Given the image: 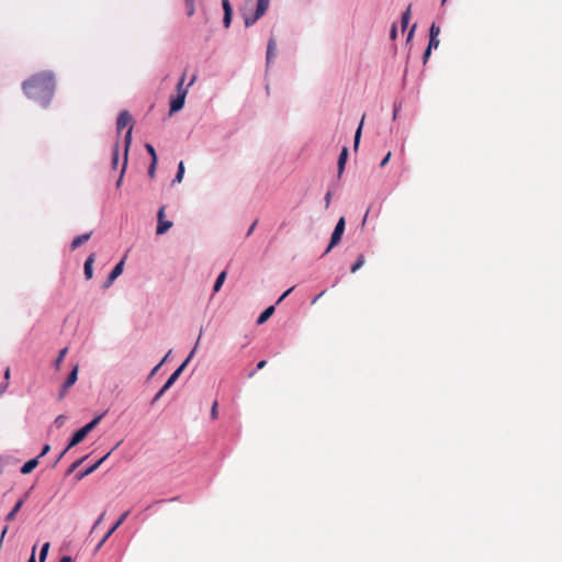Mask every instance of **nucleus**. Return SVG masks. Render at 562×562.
I'll list each match as a JSON object with an SVG mask.
<instances>
[{
  "label": "nucleus",
  "mask_w": 562,
  "mask_h": 562,
  "mask_svg": "<svg viewBox=\"0 0 562 562\" xmlns=\"http://www.w3.org/2000/svg\"><path fill=\"white\" fill-rule=\"evenodd\" d=\"M22 89L29 99L46 108L55 92L54 75L50 71L35 74L22 83Z\"/></svg>",
  "instance_id": "f257e3e1"
},
{
  "label": "nucleus",
  "mask_w": 562,
  "mask_h": 562,
  "mask_svg": "<svg viewBox=\"0 0 562 562\" xmlns=\"http://www.w3.org/2000/svg\"><path fill=\"white\" fill-rule=\"evenodd\" d=\"M184 75L179 79L177 83V94L170 100L169 114L179 112L184 106L186 97L188 93L187 88H183Z\"/></svg>",
  "instance_id": "f03ea898"
},
{
  "label": "nucleus",
  "mask_w": 562,
  "mask_h": 562,
  "mask_svg": "<svg viewBox=\"0 0 562 562\" xmlns=\"http://www.w3.org/2000/svg\"><path fill=\"white\" fill-rule=\"evenodd\" d=\"M270 4V0H257L254 13H244V23L246 27L252 26L261 16L265 15Z\"/></svg>",
  "instance_id": "7ed1b4c3"
},
{
  "label": "nucleus",
  "mask_w": 562,
  "mask_h": 562,
  "mask_svg": "<svg viewBox=\"0 0 562 562\" xmlns=\"http://www.w3.org/2000/svg\"><path fill=\"white\" fill-rule=\"evenodd\" d=\"M345 227H346L345 217H340L338 220V222L336 223V226L331 233L329 245L323 252L322 257L326 256L341 240V237L345 232Z\"/></svg>",
  "instance_id": "20e7f679"
},
{
  "label": "nucleus",
  "mask_w": 562,
  "mask_h": 562,
  "mask_svg": "<svg viewBox=\"0 0 562 562\" xmlns=\"http://www.w3.org/2000/svg\"><path fill=\"white\" fill-rule=\"evenodd\" d=\"M124 268V259L120 260L114 268L109 273L106 280L104 281L102 288L108 289L112 285V283L122 274Z\"/></svg>",
  "instance_id": "39448f33"
},
{
  "label": "nucleus",
  "mask_w": 562,
  "mask_h": 562,
  "mask_svg": "<svg viewBox=\"0 0 562 562\" xmlns=\"http://www.w3.org/2000/svg\"><path fill=\"white\" fill-rule=\"evenodd\" d=\"M157 216H158V225H157L156 234L162 235L172 226V222L164 220L165 206H161L159 209Z\"/></svg>",
  "instance_id": "423d86ee"
},
{
  "label": "nucleus",
  "mask_w": 562,
  "mask_h": 562,
  "mask_svg": "<svg viewBox=\"0 0 562 562\" xmlns=\"http://www.w3.org/2000/svg\"><path fill=\"white\" fill-rule=\"evenodd\" d=\"M112 451H109L106 454H104L101 459H99L97 462H94L92 465H90L89 468H87L86 470L83 471H80L76 474V479L78 481L82 480L85 476L91 474L92 472H94L106 459L111 454Z\"/></svg>",
  "instance_id": "0eeeda50"
},
{
  "label": "nucleus",
  "mask_w": 562,
  "mask_h": 562,
  "mask_svg": "<svg viewBox=\"0 0 562 562\" xmlns=\"http://www.w3.org/2000/svg\"><path fill=\"white\" fill-rule=\"evenodd\" d=\"M133 117L131 113L126 110L121 111L116 119V130L117 133H121L123 128H125L128 124H132Z\"/></svg>",
  "instance_id": "6e6552de"
},
{
  "label": "nucleus",
  "mask_w": 562,
  "mask_h": 562,
  "mask_svg": "<svg viewBox=\"0 0 562 562\" xmlns=\"http://www.w3.org/2000/svg\"><path fill=\"white\" fill-rule=\"evenodd\" d=\"M222 8L224 11L223 25H224V27L228 29L232 24V18H233V8L231 5L229 0H222Z\"/></svg>",
  "instance_id": "1a4fd4ad"
},
{
  "label": "nucleus",
  "mask_w": 562,
  "mask_h": 562,
  "mask_svg": "<svg viewBox=\"0 0 562 562\" xmlns=\"http://www.w3.org/2000/svg\"><path fill=\"white\" fill-rule=\"evenodd\" d=\"M201 335H202V329L200 330V335L198 337V340L195 342V346L194 348L191 350V352L189 353V356L186 358V360L173 371V373L171 375H177V379L180 376V374L182 373V371L186 369V367L188 366V363L190 362V360L192 359L198 346H199V341H200V338H201Z\"/></svg>",
  "instance_id": "9d476101"
},
{
  "label": "nucleus",
  "mask_w": 562,
  "mask_h": 562,
  "mask_svg": "<svg viewBox=\"0 0 562 562\" xmlns=\"http://www.w3.org/2000/svg\"><path fill=\"white\" fill-rule=\"evenodd\" d=\"M201 335H202V329L200 330V335L198 337V340L195 342V346L194 348L191 350V352L189 353V356L186 358V360L173 371V373L171 375H177V379L180 376V374L182 373V371L186 369V367L188 366V363L190 362V360L192 359L198 346H199V341H200V338H201Z\"/></svg>",
  "instance_id": "9b49d317"
},
{
  "label": "nucleus",
  "mask_w": 562,
  "mask_h": 562,
  "mask_svg": "<svg viewBox=\"0 0 562 562\" xmlns=\"http://www.w3.org/2000/svg\"><path fill=\"white\" fill-rule=\"evenodd\" d=\"M201 335H202V329L200 330V335L198 337V340L195 342V346L194 348L191 350V352L189 353V356L186 358V360L173 371V373L171 375H177V379L180 376V374L182 373V371L186 369V367L188 366V363L190 362V360L192 359L198 346H199V341H200V338H201Z\"/></svg>",
  "instance_id": "f8f14e48"
},
{
  "label": "nucleus",
  "mask_w": 562,
  "mask_h": 562,
  "mask_svg": "<svg viewBox=\"0 0 562 562\" xmlns=\"http://www.w3.org/2000/svg\"><path fill=\"white\" fill-rule=\"evenodd\" d=\"M177 381V375H170L161 389L155 394L151 400V404H155Z\"/></svg>",
  "instance_id": "ddd939ff"
},
{
  "label": "nucleus",
  "mask_w": 562,
  "mask_h": 562,
  "mask_svg": "<svg viewBox=\"0 0 562 562\" xmlns=\"http://www.w3.org/2000/svg\"><path fill=\"white\" fill-rule=\"evenodd\" d=\"M95 260V254H91L88 256V258L85 261L83 265V274L87 280H90L93 277V262Z\"/></svg>",
  "instance_id": "4468645a"
},
{
  "label": "nucleus",
  "mask_w": 562,
  "mask_h": 562,
  "mask_svg": "<svg viewBox=\"0 0 562 562\" xmlns=\"http://www.w3.org/2000/svg\"><path fill=\"white\" fill-rule=\"evenodd\" d=\"M86 436L87 435L81 428L75 431L67 445V449H71L72 447L79 445L86 438Z\"/></svg>",
  "instance_id": "2eb2a0df"
},
{
  "label": "nucleus",
  "mask_w": 562,
  "mask_h": 562,
  "mask_svg": "<svg viewBox=\"0 0 562 562\" xmlns=\"http://www.w3.org/2000/svg\"><path fill=\"white\" fill-rule=\"evenodd\" d=\"M277 48V43L273 37H270L267 44V54H266V61L267 66H269L272 61V58L274 57V52Z\"/></svg>",
  "instance_id": "dca6fc26"
},
{
  "label": "nucleus",
  "mask_w": 562,
  "mask_h": 562,
  "mask_svg": "<svg viewBox=\"0 0 562 562\" xmlns=\"http://www.w3.org/2000/svg\"><path fill=\"white\" fill-rule=\"evenodd\" d=\"M92 233L89 232V233H85V234H81L77 237H75L70 244V248L72 250L77 249L78 247H80L82 244H85L86 241H88L91 237Z\"/></svg>",
  "instance_id": "f3484780"
},
{
  "label": "nucleus",
  "mask_w": 562,
  "mask_h": 562,
  "mask_svg": "<svg viewBox=\"0 0 562 562\" xmlns=\"http://www.w3.org/2000/svg\"><path fill=\"white\" fill-rule=\"evenodd\" d=\"M347 158H348V148L344 147L340 151V155H339L338 161H337L338 177H340L342 175V171H344L346 162H347Z\"/></svg>",
  "instance_id": "a211bd4d"
},
{
  "label": "nucleus",
  "mask_w": 562,
  "mask_h": 562,
  "mask_svg": "<svg viewBox=\"0 0 562 562\" xmlns=\"http://www.w3.org/2000/svg\"><path fill=\"white\" fill-rule=\"evenodd\" d=\"M38 464V457H35L29 461H26L20 469L22 474L31 473Z\"/></svg>",
  "instance_id": "6ab92c4d"
},
{
  "label": "nucleus",
  "mask_w": 562,
  "mask_h": 562,
  "mask_svg": "<svg viewBox=\"0 0 562 562\" xmlns=\"http://www.w3.org/2000/svg\"><path fill=\"white\" fill-rule=\"evenodd\" d=\"M78 379V366H75L64 382V389L72 386Z\"/></svg>",
  "instance_id": "aec40b11"
},
{
  "label": "nucleus",
  "mask_w": 562,
  "mask_h": 562,
  "mask_svg": "<svg viewBox=\"0 0 562 562\" xmlns=\"http://www.w3.org/2000/svg\"><path fill=\"white\" fill-rule=\"evenodd\" d=\"M24 501H25V497L19 499L15 505L13 506V508L8 513V515L5 516V520L7 521H11L15 518L18 512L21 509V507L23 506L24 504Z\"/></svg>",
  "instance_id": "412c9836"
},
{
  "label": "nucleus",
  "mask_w": 562,
  "mask_h": 562,
  "mask_svg": "<svg viewBox=\"0 0 562 562\" xmlns=\"http://www.w3.org/2000/svg\"><path fill=\"white\" fill-rule=\"evenodd\" d=\"M274 312V306L271 305V306H268L263 312L260 313V315L258 316L257 318V324L258 325H261L263 323H266L270 317L271 315L273 314Z\"/></svg>",
  "instance_id": "4be33fe9"
},
{
  "label": "nucleus",
  "mask_w": 562,
  "mask_h": 562,
  "mask_svg": "<svg viewBox=\"0 0 562 562\" xmlns=\"http://www.w3.org/2000/svg\"><path fill=\"white\" fill-rule=\"evenodd\" d=\"M104 416V413L103 414H100L98 416H95L91 422H89L88 424H86L83 427H81V429L83 430V432L86 435H88L92 429H94V427H97V425L101 422V419L103 418Z\"/></svg>",
  "instance_id": "5701e85b"
},
{
  "label": "nucleus",
  "mask_w": 562,
  "mask_h": 562,
  "mask_svg": "<svg viewBox=\"0 0 562 562\" xmlns=\"http://www.w3.org/2000/svg\"><path fill=\"white\" fill-rule=\"evenodd\" d=\"M226 276H227L226 271H222L217 276V278H216L215 282H214V285H213V293H216V292H218L221 290L225 279H226Z\"/></svg>",
  "instance_id": "b1692460"
},
{
  "label": "nucleus",
  "mask_w": 562,
  "mask_h": 562,
  "mask_svg": "<svg viewBox=\"0 0 562 562\" xmlns=\"http://www.w3.org/2000/svg\"><path fill=\"white\" fill-rule=\"evenodd\" d=\"M132 132H133V126L131 125L130 128L126 131L125 136H124V144H125L124 159L125 158L127 159L128 148H130V145H131V142H132Z\"/></svg>",
  "instance_id": "393cba45"
},
{
  "label": "nucleus",
  "mask_w": 562,
  "mask_h": 562,
  "mask_svg": "<svg viewBox=\"0 0 562 562\" xmlns=\"http://www.w3.org/2000/svg\"><path fill=\"white\" fill-rule=\"evenodd\" d=\"M184 176V165L183 161H180L178 165L177 173L172 180V184L180 183Z\"/></svg>",
  "instance_id": "a878e982"
},
{
  "label": "nucleus",
  "mask_w": 562,
  "mask_h": 562,
  "mask_svg": "<svg viewBox=\"0 0 562 562\" xmlns=\"http://www.w3.org/2000/svg\"><path fill=\"white\" fill-rule=\"evenodd\" d=\"M409 20H411V5H408V8L403 12L402 18H401V24H402L403 31L407 27Z\"/></svg>",
  "instance_id": "bb28decb"
},
{
  "label": "nucleus",
  "mask_w": 562,
  "mask_h": 562,
  "mask_svg": "<svg viewBox=\"0 0 562 562\" xmlns=\"http://www.w3.org/2000/svg\"><path fill=\"white\" fill-rule=\"evenodd\" d=\"M363 120H364V116L362 117L356 133H355V139H353V146H355V149L358 148L359 146V143H360V138H361V132H362V125H363Z\"/></svg>",
  "instance_id": "cd10ccee"
},
{
  "label": "nucleus",
  "mask_w": 562,
  "mask_h": 562,
  "mask_svg": "<svg viewBox=\"0 0 562 562\" xmlns=\"http://www.w3.org/2000/svg\"><path fill=\"white\" fill-rule=\"evenodd\" d=\"M364 265V256L360 255L350 268V272H357Z\"/></svg>",
  "instance_id": "c85d7f7f"
},
{
  "label": "nucleus",
  "mask_w": 562,
  "mask_h": 562,
  "mask_svg": "<svg viewBox=\"0 0 562 562\" xmlns=\"http://www.w3.org/2000/svg\"><path fill=\"white\" fill-rule=\"evenodd\" d=\"M48 550H49V542H45L42 546L41 551H40V557H38L40 562H45L47 554H48Z\"/></svg>",
  "instance_id": "c756f323"
},
{
  "label": "nucleus",
  "mask_w": 562,
  "mask_h": 562,
  "mask_svg": "<svg viewBox=\"0 0 562 562\" xmlns=\"http://www.w3.org/2000/svg\"><path fill=\"white\" fill-rule=\"evenodd\" d=\"M119 162V143L116 142L112 153V167L116 168Z\"/></svg>",
  "instance_id": "7c9ffc66"
},
{
  "label": "nucleus",
  "mask_w": 562,
  "mask_h": 562,
  "mask_svg": "<svg viewBox=\"0 0 562 562\" xmlns=\"http://www.w3.org/2000/svg\"><path fill=\"white\" fill-rule=\"evenodd\" d=\"M67 351H68V349H67V348H64V349H61V350L59 351L58 357H57V358H56V360H55V367H56V369H58V368L60 367V364H61V362H63V360H64V358H65V356H66Z\"/></svg>",
  "instance_id": "2f4dec72"
},
{
  "label": "nucleus",
  "mask_w": 562,
  "mask_h": 562,
  "mask_svg": "<svg viewBox=\"0 0 562 562\" xmlns=\"http://www.w3.org/2000/svg\"><path fill=\"white\" fill-rule=\"evenodd\" d=\"M145 148H146L147 153L149 154L151 160H154V164H157V154H156L154 146L151 144H146Z\"/></svg>",
  "instance_id": "473e14b6"
},
{
  "label": "nucleus",
  "mask_w": 562,
  "mask_h": 562,
  "mask_svg": "<svg viewBox=\"0 0 562 562\" xmlns=\"http://www.w3.org/2000/svg\"><path fill=\"white\" fill-rule=\"evenodd\" d=\"M128 515H130V510L123 513L111 528H114V531H115L124 522V520L127 518Z\"/></svg>",
  "instance_id": "72a5a7b5"
},
{
  "label": "nucleus",
  "mask_w": 562,
  "mask_h": 562,
  "mask_svg": "<svg viewBox=\"0 0 562 562\" xmlns=\"http://www.w3.org/2000/svg\"><path fill=\"white\" fill-rule=\"evenodd\" d=\"M439 33L440 27L436 23H432L429 29V37L438 38Z\"/></svg>",
  "instance_id": "f704fd0d"
},
{
  "label": "nucleus",
  "mask_w": 562,
  "mask_h": 562,
  "mask_svg": "<svg viewBox=\"0 0 562 562\" xmlns=\"http://www.w3.org/2000/svg\"><path fill=\"white\" fill-rule=\"evenodd\" d=\"M126 167H127V159L125 158L124 161H123V165H122V169H121V172H120V177L116 181V187H121L122 184V181H123V177H124V173H125V170H126Z\"/></svg>",
  "instance_id": "c9c22d12"
},
{
  "label": "nucleus",
  "mask_w": 562,
  "mask_h": 562,
  "mask_svg": "<svg viewBox=\"0 0 562 562\" xmlns=\"http://www.w3.org/2000/svg\"><path fill=\"white\" fill-rule=\"evenodd\" d=\"M11 463V458L7 456L0 457V473L3 472L4 468Z\"/></svg>",
  "instance_id": "e433bc0d"
},
{
  "label": "nucleus",
  "mask_w": 562,
  "mask_h": 562,
  "mask_svg": "<svg viewBox=\"0 0 562 562\" xmlns=\"http://www.w3.org/2000/svg\"><path fill=\"white\" fill-rule=\"evenodd\" d=\"M88 456L82 457L81 459L75 461L68 469L67 474L72 473L86 459Z\"/></svg>",
  "instance_id": "4c0bfd02"
},
{
  "label": "nucleus",
  "mask_w": 562,
  "mask_h": 562,
  "mask_svg": "<svg viewBox=\"0 0 562 562\" xmlns=\"http://www.w3.org/2000/svg\"><path fill=\"white\" fill-rule=\"evenodd\" d=\"M439 46V40L435 37H429L427 49H436Z\"/></svg>",
  "instance_id": "58836bf2"
},
{
  "label": "nucleus",
  "mask_w": 562,
  "mask_h": 562,
  "mask_svg": "<svg viewBox=\"0 0 562 562\" xmlns=\"http://www.w3.org/2000/svg\"><path fill=\"white\" fill-rule=\"evenodd\" d=\"M171 353V350L168 351V353L162 358V360L151 370L150 376L156 374V372L159 370V368L162 366V363L167 360L169 355Z\"/></svg>",
  "instance_id": "ea45409f"
},
{
  "label": "nucleus",
  "mask_w": 562,
  "mask_h": 562,
  "mask_svg": "<svg viewBox=\"0 0 562 562\" xmlns=\"http://www.w3.org/2000/svg\"><path fill=\"white\" fill-rule=\"evenodd\" d=\"M401 108H402L401 102H398V103L395 102L394 103V105H393V120H396L397 113L400 112Z\"/></svg>",
  "instance_id": "a19ab883"
},
{
  "label": "nucleus",
  "mask_w": 562,
  "mask_h": 562,
  "mask_svg": "<svg viewBox=\"0 0 562 562\" xmlns=\"http://www.w3.org/2000/svg\"><path fill=\"white\" fill-rule=\"evenodd\" d=\"M156 165L157 164H154V160H151L149 167H148V176L150 178H154L155 177V171H156Z\"/></svg>",
  "instance_id": "79ce46f5"
},
{
  "label": "nucleus",
  "mask_w": 562,
  "mask_h": 562,
  "mask_svg": "<svg viewBox=\"0 0 562 562\" xmlns=\"http://www.w3.org/2000/svg\"><path fill=\"white\" fill-rule=\"evenodd\" d=\"M390 37H391V40H395L397 37V26H396V24H393L391 26Z\"/></svg>",
  "instance_id": "37998d69"
},
{
  "label": "nucleus",
  "mask_w": 562,
  "mask_h": 562,
  "mask_svg": "<svg viewBox=\"0 0 562 562\" xmlns=\"http://www.w3.org/2000/svg\"><path fill=\"white\" fill-rule=\"evenodd\" d=\"M211 418H217V402H214L211 408Z\"/></svg>",
  "instance_id": "c03bdc74"
},
{
  "label": "nucleus",
  "mask_w": 562,
  "mask_h": 562,
  "mask_svg": "<svg viewBox=\"0 0 562 562\" xmlns=\"http://www.w3.org/2000/svg\"><path fill=\"white\" fill-rule=\"evenodd\" d=\"M64 422H65V416L64 415H59L55 418L54 423L57 427H61L64 425Z\"/></svg>",
  "instance_id": "a18cd8bd"
},
{
  "label": "nucleus",
  "mask_w": 562,
  "mask_h": 562,
  "mask_svg": "<svg viewBox=\"0 0 562 562\" xmlns=\"http://www.w3.org/2000/svg\"><path fill=\"white\" fill-rule=\"evenodd\" d=\"M50 450V446L49 445H44L43 448H42V451L41 453L37 456L38 457V460L44 457L45 454L48 453V451Z\"/></svg>",
  "instance_id": "49530a36"
},
{
  "label": "nucleus",
  "mask_w": 562,
  "mask_h": 562,
  "mask_svg": "<svg viewBox=\"0 0 562 562\" xmlns=\"http://www.w3.org/2000/svg\"><path fill=\"white\" fill-rule=\"evenodd\" d=\"M294 290V286L288 289L277 301V304L281 303L292 291Z\"/></svg>",
  "instance_id": "de8ad7c7"
},
{
  "label": "nucleus",
  "mask_w": 562,
  "mask_h": 562,
  "mask_svg": "<svg viewBox=\"0 0 562 562\" xmlns=\"http://www.w3.org/2000/svg\"><path fill=\"white\" fill-rule=\"evenodd\" d=\"M186 5L188 8V15L191 16L194 13V2H186Z\"/></svg>",
  "instance_id": "09e8293b"
},
{
  "label": "nucleus",
  "mask_w": 562,
  "mask_h": 562,
  "mask_svg": "<svg viewBox=\"0 0 562 562\" xmlns=\"http://www.w3.org/2000/svg\"><path fill=\"white\" fill-rule=\"evenodd\" d=\"M257 224H258V221L256 220V221L250 225V227L248 228V231H247V233H246V237H249V236L254 233V231H255V228H256Z\"/></svg>",
  "instance_id": "8fccbe9b"
},
{
  "label": "nucleus",
  "mask_w": 562,
  "mask_h": 562,
  "mask_svg": "<svg viewBox=\"0 0 562 562\" xmlns=\"http://www.w3.org/2000/svg\"><path fill=\"white\" fill-rule=\"evenodd\" d=\"M104 515H105V514H104V513H102V514L99 516V518L95 520V522H94V524H93V526H92V530H91V532H92L94 529H97V527L101 524V521H102V520H103V518H104Z\"/></svg>",
  "instance_id": "3c124183"
},
{
  "label": "nucleus",
  "mask_w": 562,
  "mask_h": 562,
  "mask_svg": "<svg viewBox=\"0 0 562 562\" xmlns=\"http://www.w3.org/2000/svg\"><path fill=\"white\" fill-rule=\"evenodd\" d=\"M390 158H391V153L389 151V153L385 155V157L381 160V162H380V167H384V166L389 162Z\"/></svg>",
  "instance_id": "603ef678"
},
{
  "label": "nucleus",
  "mask_w": 562,
  "mask_h": 562,
  "mask_svg": "<svg viewBox=\"0 0 562 562\" xmlns=\"http://www.w3.org/2000/svg\"><path fill=\"white\" fill-rule=\"evenodd\" d=\"M114 532V528H110L108 532L102 537L101 541L105 543V541L110 538V536Z\"/></svg>",
  "instance_id": "864d4df0"
},
{
  "label": "nucleus",
  "mask_w": 562,
  "mask_h": 562,
  "mask_svg": "<svg viewBox=\"0 0 562 562\" xmlns=\"http://www.w3.org/2000/svg\"><path fill=\"white\" fill-rule=\"evenodd\" d=\"M114 532V528H110L108 532L102 537L101 541L105 543V541L110 538V536Z\"/></svg>",
  "instance_id": "5fc2aeb1"
},
{
  "label": "nucleus",
  "mask_w": 562,
  "mask_h": 562,
  "mask_svg": "<svg viewBox=\"0 0 562 562\" xmlns=\"http://www.w3.org/2000/svg\"><path fill=\"white\" fill-rule=\"evenodd\" d=\"M114 532V528H110L108 532L102 537L101 541L105 543V541L110 538V536Z\"/></svg>",
  "instance_id": "6e6d98bb"
},
{
  "label": "nucleus",
  "mask_w": 562,
  "mask_h": 562,
  "mask_svg": "<svg viewBox=\"0 0 562 562\" xmlns=\"http://www.w3.org/2000/svg\"><path fill=\"white\" fill-rule=\"evenodd\" d=\"M324 200H325V205H326V207H328V206H329V204H330V200H331V192H330V191H328V192L325 194Z\"/></svg>",
  "instance_id": "4d7b16f0"
},
{
  "label": "nucleus",
  "mask_w": 562,
  "mask_h": 562,
  "mask_svg": "<svg viewBox=\"0 0 562 562\" xmlns=\"http://www.w3.org/2000/svg\"><path fill=\"white\" fill-rule=\"evenodd\" d=\"M430 54H431V50L426 48V50H425V52H424V54H423V63H424V64H426V63H427V60H428V58H429Z\"/></svg>",
  "instance_id": "13d9d810"
},
{
  "label": "nucleus",
  "mask_w": 562,
  "mask_h": 562,
  "mask_svg": "<svg viewBox=\"0 0 562 562\" xmlns=\"http://www.w3.org/2000/svg\"><path fill=\"white\" fill-rule=\"evenodd\" d=\"M69 449H67V447L58 454L57 459L55 460V463L56 464L57 462L60 461V459L66 454V452L68 451Z\"/></svg>",
  "instance_id": "bf43d9fd"
},
{
  "label": "nucleus",
  "mask_w": 562,
  "mask_h": 562,
  "mask_svg": "<svg viewBox=\"0 0 562 562\" xmlns=\"http://www.w3.org/2000/svg\"><path fill=\"white\" fill-rule=\"evenodd\" d=\"M35 550H36V546L33 547L32 554H31L30 559L27 560V562H36Z\"/></svg>",
  "instance_id": "052dcab7"
},
{
  "label": "nucleus",
  "mask_w": 562,
  "mask_h": 562,
  "mask_svg": "<svg viewBox=\"0 0 562 562\" xmlns=\"http://www.w3.org/2000/svg\"><path fill=\"white\" fill-rule=\"evenodd\" d=\"M267 364V361L266 360H260L258 363H257V367H256V370H261L266 367Z\"/></svg>",
  "instance_id": "680f3d73"
},
{
  "label": "nucleus",
  "mask_w": 562,
  "mask_h": 562,
  "mask_svg": "<svg viewBox=\"0 0 562 562\" xmlns=\"http://www.w3.org/2000/svg\"><path fill=\"white\" fill-rule=\"evenodd\" d=\"M325 294V290L322 291L319 294H317L316 296H314V299L312 300V304H315L323 295Z\"/></svg>",
  "instance_id": "e2e57ef3"
},
{
  "label": "nucleus",
  "mask_w": 562,
  "mask_h": 562,
  "mask_svg": "<svg viewBox=\"0 0 562 562\" xmlns=\"http://www.w3.org/2000/svg\"><path fill=\"white\" fill-rule=\"evenodd\" d=\"M67 390H68V389H64V384H63V385H61V389H60V391H59V393H58V398H63V397L66 395Z\"/></svg>",
  "instance_id": "0e129e2a"
},
{
  "label": "nucleus",
  "mask_w": 562,
  "mask_h": 562,
  "mask_svg": "<svg viewBox=\"0 0 562 562\" xmlns=\"http://www.w3.org/2000/svg\"><path fill=\"white\" fill-rule=\"evenodd\" d=\"M415 29H416V24H414V25L412 26L411 31L408 32L407 41H411V40H412V37L414 36Z\"/></svg>",
  "instance_id": "69168bd1"
},
{
  "label": "nucleus",
  "mask_w": 562,
  "mask_h": 562,
  "mask_svg": "<svg viewBox=\"0 0 562 562\" xmlns=\"http://www.w3.org/2000/svg\"><path fill=\"white\" fill-rule=\"evenodd\" d=\"M8 531V526H5L3 529H2V532H1V537H0V546L2 544L3 542V539H4V536Z\"/></svg>",
  "instance_id": "338daca9"
},
{
  "label": "nucleus",
  "mask_w": 562,
  "mask_h": 562,
  "mask_svg": "<svg viewBox=\"0 0 562 562\" xmlns=\"http://www.w3.org/2000/svg\"><path fill=\"white\" fill-rule=\"evenodd\" d=\"M59 562H72V558L69 555H64L60 558Z\"/></svg>",
  "instance_id": "774afa93"
}]
</instances>
